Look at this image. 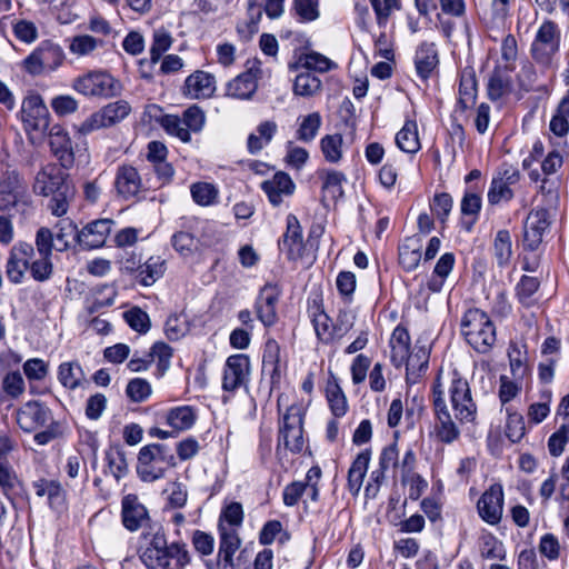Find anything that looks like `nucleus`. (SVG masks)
<instances>
[{
    "label": "nucleus",
    "mask_w": 569,
    "mask_h": 569,
    "mask_svg": "<svg viewBox=\"0 0 569 569\" xmlns=\"http://www.w3.org/2000/svg\"><path fill=\"white\" fill-rule=\"evenodd\" d=\"M53 234L49 228L42 227L36 233V250L28 242L16 243L6 266V273L12 283H20L26 271H30L33 280L48 281L53 273L52 263Z\"/></svg>",
    "instance_id": "1"
},
{
    "label": "nucleus",
    "mask_w": 569,
    "mask_h": 569,
    "mask_svg": "<svg viewBox=\"0 0 569 569\" xmlns=\"http://www.w3.org/2000/svg\"><path fill=\"white\" fill-rule=\"evenodd\" d=\"M139 558L148 569H184L190 555L184 543H168L160 525L149 526L142 531Z\"/></svg>",
    "instance_id": "2"
},
{
    "label": "nucleus",
    "mask_w": 569,
    "mask_h": 569,
    "mask_svg": "<svg viewBox=\"0 0 569 569\" xmlns=\"http://www.w3.org/2000/svg\"><path fill=\"white\" fill-rule=\"evenodd\" d=\"M461 332L467 342L478 352H488L496 342V328L486 312L468 309L461 319Z\"/></svg>",
    "instance_id": "3"
},
{
    "label": "nucleus",
    "mask_w": 569,
    "mask_h": 569,
    "mask_svg": "<svg viewBox=\"0 0 569 569\" xmlns=\"http://www.w3.org/2000/svg\"><path fill=\"white\" fill-rule=\"evenodd\" d=\"M176 466L172 450L162 443L142 447L138 455L137 473L144 482H153L164 477L167 470Z\"/></svg>",
    "instance_id": "4"
},
{
    "label": "nucleus",
    "mask_w": 569,
    "mask_h": 569,
    "mask_svg": "<svg viewBox=\"0 0 569 569\" xmlns=\"http://www.w3.org/2000/svg\"><path fill=\"white\" fill-rule=\"evenodd\" d=\"M72 88L84 97L113 98L122 92V84L106 70H92L76 78Z\"/></svg>",
    "instance_id": "5"
},
{
    "label": "nucleus",
    "mask_w": 569,
    "mask_h": 569,
    "mask_svg": "<svg viewBox=\"0 0 569 569\" xmlns=\"http://www.w3.org/2000/svg\"><path fill=\"white\" fill-rule=\"evenodd\" d=\"M560 43L559 26L552 20H545L537 29L530 46L532 59L542 67H550L560 50Z\"/></svg>",
    "instance_id": "6"
},
{
    "label": "nucleus",
    "mask_w": 569,
    "mask_h": 569,
    "mask_svg": "<svg viewBox=\"0 0 569 569\" xmlns=\"http://www.w3.org/2000/svg\"><path fill=\"white\" fill-rule=\"evenodd\" d=\"M448 392L456 420L460 425L473 422L477 418V405L469 382L457 370L450 373Z\"/></svg>",
    "instance_id": "7"
},
{
    "label": "nucleus",
    "mask_w": 569,
    "mask_h": 569,
    "mask_svg": "<svg viewBox=\"0 0 569 569\" xmlns=\"http://www.w3.org/2000/svg\"><path fill=\"white\" fill-rule=\"evenodd\" d=\"M64 58V51L59 44L43 41L23 59L22 68L31 76L50 73L62 66Z\"/></svg>",
    "instance_id": "8"
},
{
    "label": "nucleus",
    "mask_w": 569,
    "mask_h": 569,
    "mask_svg": "<svg viewBox=\"0 0 569 569\" xmlns=\"http://www.w3.org/2000/svg\"><path fill=\"white\" fill-rule=\"evenodd\" d=\"M303 410L292 405L287 409L279 425L277 451L282 449L298 453L303 448Z\"/></svg>",
    "instance_id": "9"
},
{
    "label": "nucleus",
    "mask_w": 569,
    "mask_h": 569,
    "mask_svg": "<svg viewBox=\"0 0 569 569\" xmlns=\"http://www.w3.org/2000/svg\"><path fill=\"white\" fill-rule=\"evenodd\" d=\"M432 398L436 417L435 436L443 443H452L460 437V430L448 410L445 391L439 378L435 382Z\"/></svg>",
    "instance_id": "10"
},
{
    "label": "nucleus",
    "mask_w": 569,
    "mask_h": 569,
    "mask_svg": "<svg viewBox=\"0 0 569 569\" xmlns=\"http://www.w3.org/2000/svg\"><path fill=\"white\" fill-rule=\"evenodd\" d=\"M130 111L131 107L127 101H114L89 116L79 124L78 131L82 134H89L96 130L109 128L127 118Z\"/></svg>",
    "instance_id": "11"
},
{
    "label": "nucleus",
    "mask_w": 569,
    "mask_h": 569,
    "mask_svg": "<svg viewBox=\"0 0 569 569\" xmlns=\"http://www.w3.org/2000/svg\"><path fill=\"white\" fill-rule=\"evenodd\" d=\"M191 227L192 231H178L171 237V244L177 252L183 257H190L197 252L201 246L209 247L213 244V240L208 238L206 234L201 237L197 236L199 230L203 232H210L213 230V224L210 222H198Z\"/></svg>",
    "instance_id": "12"
},
{
    "label": "nucleus",
    "mask_w": 569,
    "mask_h": 569,
    "mask_svg": "<svg viewBox=\"0 0 569 569\" xmlns=\"http://www.w3.org/2000/svg\"><path fill=\"white\" fill-rule=\"evenodd\" d=\"M250 376V359L247 355L229 356L226 360L222 376V389L234 392L246 387Z\"/></svg>",
    "instance_id": "13"
},
{
    "label": "nucleus",
    "mask_w": 569,
    "mask_h": 569,
    "mask_svg": "<svg viewBox=\"0 0 569 569\" xmlns=\"http://www.w3.org/2000/svg\"><path fill=\"white\" fill-rule=\"evenodd\" d=\"M520 172L511 166H502L493 176L489 190L488 202L498 204L501 201H510L513 198L511 186L518 183Z\"/></svg>",
    "instance_id": "14"
},
{
    "label": "nucleus",
    "mask_w": 569,
    "mask_h": 569,
    "mask_svg": "<svg viewBox=\"0 0 569 569\" xmlns=\"http://www.w3.org/2000/svg\"><path fill=\"white\" fill-rule=\"evenodd\" d=\"M121 521L123 527L130 532H136L139 529L144 531L151 526L148 509L137 495L128 493L122 498Z\"/></svg>",
    "instance_id": "15"
},
{
    "label": "nucleus",
    "mask_w": 569,
    "mask_h": 569,
    "mask_svg": "<svg viewBox=\"0 0 569 569\" xmlns=\"http://www.w3.org/2000/svg\"><path fill=\"white\" fill-rule=\"evenodd\" d=\"M480 518L491 525L501 521L503 512V489L499 483L491 485L480 497L477 503Z\"/></svg>",
    "instance_id": "16"
},
{
    "label": "nucleus",
    "mask_w": 569,
    "mask_h": 569,
    "mask_svg": "<svg viewBox=\"0 0 569 569\" xmlns=\"http://www.w3.org/2000/svg\"><path fill=\"white\" fill-rule=\"evenodd\" d=\"M20 118L27 130L41 131L48 127L49 111L39 94H29L23 99Z\"/></svg>",
    "instance_id": "17"
},
{
    "label": "nucleus",
    "mask_w": 569,
    "mask_h": 569,
    "mask_svg": "<svg viewBox=\"0 0 569 569\" xmlns=\"http://www.w3.org/2000/svg\"><path fill=\"white\" fill-rule=\"evenodd\" d=\"M550 218L551 211L541 208H537L528 214L523 232V246L526 248L536 250L539 247L550 224Z\"/></svg>",
    "instance_id": "18"
},
{
    "label": "nucleus",
    "mask_w": 569,
    "mask_h": 569,
    "mask_svg": "<svg viewBox=\"0 0 569 569\" xmlns=\"http://www.w3.org/2000/svg\"><path fill=\"white\" fill-rule=\"evenodd\" d=\"M219 550L217 567L220 569H234L233 557L241 546V540L234 528H227L224 523L218 525Z\"/></svg>",
    "instance_id": "19"
},
{
    "label": "nucleus",
    "mask_w": 569,
    "mask_h": 569,
    "mask_svg": "<svg viewBox=\"0 0 569 569\" xmlns=\"http://www.w3.org/2000/svg\"><path fill=\"white\" fill-rule=\"evenodd\" d=\"M26 192L24 182L16 170H6L0 177V209L14 207Z\"/></svg>",
    "instance_id": "20"
},
{
    "label": "nucleus",
    "mask_w": 569,
    "mask_h": 569,
    "mask_svg": "<svg viewBox=\"0 0 569 569\" xmlns=\"http://www.w3.org/2000/svg\"><path fill=\"white\" fill-rule=\"evenodd\" d=\"M279 249L289 260H297L302 257L305 249L302 230L299 220L295 214H288L287 229L279 241Z\"/></svg>",
    "instance_id": "21"
},
{
    "label": "nucleus",
    "mask_w": 569,
    "mask_h": 569,
    "mask_svg": "<svg viewBox=\"0 0 569 569\" xmlns=\"http://www.w3.org/2000/svg\"><path fill=\"white\" fill-rule=\"evenodd\" d=\"M49 420V409L38 401H29L17 411V423L26 432L43 427Z\"/></svg>",
    "instance_id": "22"
},
{
    "label": "nucleus",
    "mask_w": 569,
    "mask_h": 569,
    "mask_svg": "<svg viewBox=\"0 0 569 569\" xmlns=\"http://www.w3.org/2000/svg\"><path fill=\"white\" fill-rule=\"evenodd\" d=\"M66 174L56 166L47 164L36 174L33 191L37 194L48 197L66 186Z\"/></svg>",
    "instance_id": "23"
},
{
    "label": "nucleus",
    "mask_w": 569,
    "mask_h": 569,
    "mask_svg": "<svg viewBox=\"0 0 569 569\" xmlns=\"http://www.w3.org/2000/svg\"><path fill=\"white\" fill-rule=\"evenodd\" d=\"M113 221L110 219L94 220L80 230L79 246L83 249H97L106 243L112 230Z\"/></svg>",
    "instance_id": "24"
},
{
    "label": "nucleus",
    "mask_w": 569,
    "mask_h": 569,
    "mask_svg": "<svg viewBox=\"0 0 569 569\" xmlns=\"http://www.w3.org/2000/svg\"><path fill=\"white\" fill-rule=\"evenodd\" d=\"M295 183L290 176L279 171L272 178L261 183V189L267 194L272 206H279L284 197H289L295 191Z\"/></svg>",
    "instance_id": "25"
},
{
    "label": "nucleus",
    "mask_w": 569,
    "mask_h": 569,
    "mask_svg": "<svg viewBox=\"0 0 569 569\" xmlns=\"http://www.w3.org/2000/svg\"><path fill=\"white\" fill-rule=\"evenodd\" d=\"M214 90V77L202 70H197L187 77L183 86V94L191 99L209 98Z\"/></svg>",
    "instance_id": "26"
},
{
    "label": "nucleus",
    "mask_w": 569,
    "mask_h": 569,
    "mask_svg": "<svg viewBox=\"0 0 569 569\" xmlns=\"http://www.w3.org/2000/svg\"><path fill=\"white\" fill-rule=\"evenodd\" d=\"M114 186L119 196L124 199H131L141 191L142 181L134 167L121 166L117 170Z\"/></svg>",
    "instance_id": "27"
},
{
    "label": "nucleus",
    "mask_w": 569,
    "mask_h": 569,
    "mask_svg": "<svg viewBox=\"0 0 569 569\" xmlns=\"http://www.w3.org/2000/svg\"><path fill=\"white\" fill-rule=\"evenodd\" d=\"M278 300L279 292L274 287H263L256 302V311L259 320L266 327H271L277 321L276 306Z\"/></svg>",
    "instance_id": "28"
},
{
    "label": "nucleus",
    "mask_w": 569,
    "mask_h": 569,
    "mask_svg": "<svg viewBox=\"0 0 569 569\" xmlns=\"http://www.w3.org/2000/svg\"><path fill=\"white\" fill-rule=\"evenodd\" d=\"M50 148L60 164L69 169L74 163V152L69 134L63 130H57L50 134Z\"/></svg>",
    "instance_id": "29"
},
{
    "label": "nucleus",
    "mask_w": 569,
    "mask_h": 569,
    "mask_svg": "<svg viewBox=\"0 0 569 569\" xmlns=\"http://www.w3.org/2000/svg\"><path fill=\"white\" fill-rule=\"evenodd\" d=\"M38 497L47 496L50 507L57 511L66 508V491L56 480L40 479L33 483Z\"/></svg>",
    "instance_id": "30"
},
{
    "label": "nucleus",
    "mask_w": 569,
    "mask_h": 569,
    "mask_svg": "<svg viewBox=\"0 0 569 569\" xmlns=\"http://www.w3.org/2000/svg\"><path fill=\"white\" fill-rule=\"evenodd\" d=\"M371 459V451L365 449L352 461L348 471V490L352 496H357L363 485V479L368 471Z\"/></svg>",
    "instance_id": "31"
},
{
    "label": "nucleus",
    "mask_w": 569,
    "mask_h": 569,
    "mask_svg": "<svg viewBox=\"0 0 569 569\" xmlns=\"http://www.w3.org/2000/svg\"><path fill=\"white\" fill-rule=\"evenodd\" d=\"M439 63L438 51L432 42L421 43L415 56L417 73L420 78L427 79Z\"/></svg>",
    "instance_id": "32"
},
{
    "label": "nucleus",
    "mask_w": 569,
    "mask_h": 569,
    "mask_svg": "<svg viewBox=\"0 0 569 569\" xmlns=\"http://www.w3.org/2000/svg\"><path fill=\"white\" fill-rule=\"evenodd\" d=\"M309 313L318 339L326 345L335 343V322L330 317L316 302L309 308Z\"/></svg>",
    "instance_id": "33"
},
{
    "label": "nucleus",
    "mask_w": 569,
    "mask_h": 569,
    "mask_svg": "<svg viewBox=\"0 0 569 569\" xmlns=\"http://www.w3.org/2000/svg\"><path fill=\"white\" fill-rule=\"evenodd\" d=\"M58 381L69 390L80 388L86 381V376L78 361H66L58 366Z\"/></svg>",
    "instance_id": "34"
},
{
    "label": "nucleus",
    "mask_w": 569,
    "mask_h": 569,
    "mask_svg": "<svg viewBox=\"0 0 569 569\" xmlns=\"http://www.w3.org/2000/svg\"><path fill=\"white\" fill-rule=\"evenodd\" d=\"M257 78L251 70L246 71L227 84V96L236 99H249L257 90Z\"/></svg>",
    "instance_id": "35"
},
{
    "label": "nucleus",
    "mask_w": 569,
    "mask_h": 569,
    "mask_svg": "<svg viewBox=\"0 0 569 569\" xmlns=\"http://www.w3.org/2000/svg\"><path fill=\"white\" fill-rule=\"evenodd\" d=\"M410 337L406 328L396 327L390 338L391 361L395 367L400 368L408 359Z\"/></svg>",
    "instance_id": "36"
},
{
    "label": "nucleus",
    "mask_w": 569,
    "mask_h": 569,
    "mask_svg": "<svg viewBox=\"0 0 569 569\" xmlns=\"http://www.w3.org/2000/svg\"><path fill=\"white\" fill-rule=\"evenodd\" d=\"M478 88L473 70L465 69L460 77L458 108L466 111L471 108L477 100Z\"/></svg>",
    "instance_id": "37"
},
{
    "label": "nucleus",
    "mask_w": 569,
    "mask_h": 569,
    "mask_svg": "<svg viewBox=\"0 0 569 569\" xmlns=\"http://www.w3.org/2000/svg\"><path fill=\"white\" fill-rule=\"evenodd\" d=\"M56 232L53 240H56V250L66 251L71 247L72 243L79 244L80 230L77 224L70 219H62L56 224Z\"/></svg>",
    "instance_id": "38"
},
{
    "label": "nucleus",
    "mask_w": 569,
    "mask_h": 569,
    "mask_svg": "<svg viewBox=\"0 0 569 569\" xmlns=\"http://www.w3.org/2000/svg\"><path fill=\"white\" fill-rule=\"evenodd\" d=\"M197 412L191 406H178L167 412L166 421L176 431H186L193 427Z\"/></svg>",
    "instance_id": "39"
},
{
    "label": "nucleus",
    "mask_w": 569,
    "mask_h": 569,
    "mask_svg": "<svg viewBox=\"0 0 569 569\" xmlns=\"http://www.w3.org/2000/svg\"><path fill=\"white\" fill-rule=\"evenodd\" d=\"M336 67L337 64L332 60L316 51L300 54L296 63L290 66L296 71L303 69L309 72L310 70L327 72Z\"/></svg>",
    "instance_id": "40"
},
{
    "label": "nucleus",
    "mask_w": 569,
    "mask_h": 569,
    "mask_svg": "<svg viewBox=\"0 0 569 569\" xmlns=\"http://www.w3.org/2000/svg\"><path fill=\"white\" fill-rule=\"evenodd\" d=\"M322 124V118L319 112H311L306 116L297 118L296 139L298 141L310 143L312 142Z\"/></svg>",
    "instance_id": "41"
},
{
    "label": "nucleus",
    "mask_w": 569,
    "mask_h": 569,
    "mask_svg": "<svg viewBox=\"0 0 569 569\" xmlns=\"http://www.w3.org/2000/svg\"><path fill=\"white\" fill-rule=\"evenodd\" d=\"M397 147L407 153H417L420 150L418 126L415 120H407L396 134Z\"/></svg>",
    "instance_id": "42"
},
{
    "label": "nucleus",
    "mask_w": 569,
    "mask_h": 569,
    "mask_svg": "<svg viewBox=\"0 0 569 569\" xmlns=\"http://www.w3.org/2000/svg\"><path fill=\"white\" fill-rule=\"evenodd\" d=\"M453 266L455 256L451 252L443 253L435 266L432 276L428 281V289L432 292H440Z\"/></svg>",
    "instance_id": "43"
},
{
    "label": "nucleus",
    "mask_w": 569,
    "mask_h": 569,
    "mask_svg": "<svg viewBox=\"0 0 569 569\" xmlns=\"http://www.w3.org/2000/svg\"><path fill=\"white\" fill-rule=\"evenodd\" d=\"M166 271V260L160 256L150 257L144 263H142L140 272L137 274V279L144 287L152 286L159 280Z\"/></svg>",
    "instance_id": "44"
},
{
    "label": "nucleus",
    "mask_w": 569,
    "mask_h": 569,
    "mask_svg": "<svg viewBox=\"0 0 569 569\" xmlns=\"http://www.w3.org/2000/svg\"><path fill=\"white\" fill-rule=\"evenodd\" d=\"M429 353L425 348H419L416 352L408 353V359L405 362L408 383H417L421 376L428 368Z\"/></svg>",
    "instance_id": "45"
},
{
    "label": "nucleus",
    "mask_w": 569,
    "mask_h": 569,
    "mask_svg": "<svg viewBox=\"0 0 569 569\" xmlns=\"http://www.w3.org/2000/svg\"><path fill=\"white\" fill-rule=\"evenodd\" d=\"M326 398L335 417L340 418L347 413V398L335 378L329 379L327 382Z\"/></svg>",
    "instance_id": "46"
},
{
    "label": "nucleus",
    "mask_w": 569,
    "mask_h": 569,
    "mask_svg": "<svg viewBox=\"0 0 569 569\" xmlns=\"http://www.w3.org/2000/svg\"><path fill=\"white\" fill-rule=\"evenodd\" d=\"M549 129L557 137L563 138L567 136L569 131V90L560 100L550 120Z\"/></svg>",
    "instance_id": "47"
},
{
    "label": "nucleus",
    "mask_w": 569,
    "mask_h": 569,
    "mask_svg": "<svg viewBox=\"0 0 569 569\" xmlns=\"http://www.w3.org/2000/svg\"><path fill=\"white\" fill-rule=\"evenodd\" d=\"M262 371L269 373L272 381L280 377V347L274 340H268L264 345Z\"/></svg>",
    "instance_id": "48"
},
{
    "label": "nucleus",
    "mask_w": 569,
    "mask_h": 569,
    "mask_svg": "<svg viewBox=\"0 0 569 569\" xmlns=\"http://www.w3.org/2000/svg\"><path fill=\"white\" fill-rule=\"evenodd\" d=\"M343 138L339 133L326 134L320 140L323 158L329 163H338L343 156Z\"/></svg>",
    "instance_id": "49"
},
{
    "label": "nucleus",
    "mask_w": 569,
    "mask_h": 569,
    "mask_svg": "<svg viewBox=\"0 0 569 569\" xmlns=\"http://www.w3.org/2000/svg\"><path fill=\"white\" fill-rule=\"evenodd\" d=\"M323 179L322 191L325 197L336 201L343 194L342 182L346 181V176L336 170H323L320 172Z\"/></svg>",
    "instance_id": "50"
},
{
    "label": "nucleus",
    "mask_w": 569,
    "mask_h": 569,
    "mask_svg": "<svg viewBox=\"0 0 569 569\" xmlns=\"http://www.w3.org/2000/svg\"><path fill=\"white\" fill-rule=\"evenodd\" d=\"M559 180L557 178L541 179L538 194L541 197V209L555 211L559 204Z\"/></svg>",
    "instance_id": "51"
},
{
    "label": "nucleus",
    "mask_w": 569,
    "mask_h": 569,
    "mask_svg": "<svg viewBox=\"0 0 569 569\" xmlns=\"http://www.w3.org/2000/svg\"><path fill=\"white\" fill-rule=\"evenodd\" d=\"M0 488L12 503H14L16 497L22 491V483L16 472L2 463H0Z\"/></svg>",
    "instance_id": "52"
},
{
    "label": "nucleus",
    "mask_w": 569,
    "mask_h": 569,
    "mask_svg": "<svg viewBox=\"0 0 569 569\" xmlns=\"http://www.w3.org/2000/svg\"><path fill=\"white\" fill-rule=\"evenodd\" d=\"M293 83V92L301 97H311L321 89V81L311 72L300 69Z\"/></svg>",
    "instance_id": "53"
},
{
    "label": "nucleus",
    "mask_w": 569,
    "mask_h": 569,
    "mask_svg": "<svg viewBox=\"0 0 569 569\" xmlns=\"http://www.w3.org/2000/svg\"><path fill=\"white\" fill-rule=\"evenodd\" d=\"M552 400V392L550 389L541 391L540 400L532 402L528 407L527 418L530 423H541L550 413V405Z\"/></svg>",
    "instance_id": "54"
},
{
    "label": "nucleus",
    "mask_w": 569,
    "mask_h": 569,
    "mask_svg": "<svg viewBox=\"0 0 569 569\" xmlns=\"http://www.w3.org/2000/svg\"><path fill=\"white\" fill-rule=\"evenodd\" d=\"M421 260V246L408 239L399 247V263L406 271H413Z\"/></svg>",
    "instance_id": "55"
},
{
    "label": "nucleus",
    "mask_w": 569,
    "mask_h": 569,
    "mask_svg": "<svg viewBox=\"0 0 569 569\" xmlns=\"http://www.w3.org/2000/svg\"><path fill=\"white\" fill-rule=\"evenodd\" d=\"M76 194L74 187L67 183L58 191L52 193V199L49 203V210L56 217H62L68 212L69 204Z\"/></svg>",
    "instance_id": "56"
},
{
    "label": "nucleus",
    "mask_w": 569,
    "mask_h": 569,
    "mask_svg": "<svg viewBox=\"0 0 569 569\" xmlns=\"http://www.w3.org/2000/svg\"><path fill=\"white\" fill-rule=\"evenodd\" d=\"M378 27L385 28L391 16L402 9V0H370Z\"/></svg>",
    "instance_id": "57"
},
{
    "label": "nucleus",
    "mask_w": 569,
    "mask_h": 569,
    "mask_svg": "<svg viewBox=\"0 0 569 569\" xmlns=\"http://www.w3.org/2000/svg\"><path fill=\"white\" fill-rule=\"evenodd\" d=\"M506 437L513 443L519 442L526 435L523 416L509 407H506Z\"/></svg>",
    "instance_id": "58"
},
{
    "label": "nucleus",
    "mask_w": 569,
    "mask_h": 569,
    "mask_svg": "<svg viewBox=\"0 0 569 569\" xmlns=\"http://www.w3.org/2000/svg\"><path fill=\"white\" fill-rule=\"evenodd\" d=\"M493 256L499 267H505L509 263L512 249L511 237L508 230H499L493 240Z\"/></svg>",
    "instance_id": "59"
},
{
    "label": "nucleus",
    "mask_w": 569,
    "mask_h": 569,
    "mask_svg": "<svg viewBox=\"0 0 569 569\" xmlns=\"http://www.w3.org/2000/svg\"><path fill=\"white\" fill-rule=\"evenodd\" d=\"M190 192L193 201L202 207L217 203L219 196V190L208 182H197L191 184Z\"/></svg>",
    "instance_id": "60"
},
{
    "label": "nucleus",
    "mask_w": 569,
    "mask_h": 569,
    "mask_svg": "<svg viewBox=\"0 0 569 569\" xmlns=\"http://www.w3.org/2000/svg\"><path fill=\"white\" fill-rule=\"evenodd\" d=\"M172 44V37L164 28H159L153 31L152 43L150 47V62L156 64L161 59L162 54L170 49Z\"/></svg>",
    "instance_id": "61"
},
{
    "label": "nucleus",
    "mask_w": 569,
    "mask_h": 569,
    "mask_svg": "<svg viewBox=\"0 0 569 569\" xmlns=\"http://www.w3.org/2000/svg\"><path fill=\"white\" fill-rule=\"evenodd\" d=\"M106 462L109 472L120 480L128 473V463L124 452L119 448H110L106 451Z\"/></svg>",
    "instance_id": "62"
},
{
    "label": "nucleus",
    "mask_w": 569,
    "mask_h": 569,
    "mask_svg": "<svg viewBox=\"0 0 569 569\" xmlns=\"http://www.w3.org/2000/svg\"><path fill=\"white\" fill-rule=\"evenodd\" d=\"M569 442V422H563L553 431L547 441L548 452L551 457H560Z\"/></svg>",
    "instance_id": "63"
},
{
    "label": "nucleus",
    "mask_w": 569,
    "mask_h": 569,
    "mask_svg": "<svg viewBox=\"0 0 569 569\" xmlns=\"http://www.w3.org/2000/svg\"><path fill=\"white\" fill-rule=\"evenodd\" d=\"M167 133L179 138L182 142H189L191 136L189 130L184 127L182 118L173 114L161 116L158 120Z\"/></svg>",
    "instance_id": "64"
}]
</instances>
